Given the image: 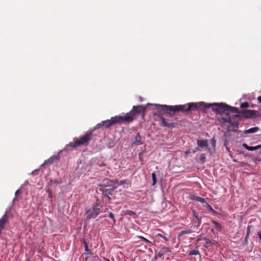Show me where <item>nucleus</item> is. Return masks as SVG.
Masks as SVG:
<instances>
[{"label": "nucleus", "mask_w": 261, "mask_h": 261, "mask_svg": "<svg viewBox=\"0 0 261 261\" xmlns=\"http://www.w3.org/2000/svg\"><path fill=\"white\" fill-rule=\"evenodd\" d=\"M203 102H191L185 105L170 106L166 105L154 104L156 109L163 111H166L170 115H173L176 112H188L201 108Z\"/></svg>", "instance_id": "obj_1"}, {"label": "nucleus", "mask_w": 261, "mask_h": 261, "mask_svg": "<svg viewBox=\"0 0 261 261\" xmlns=\"http://www.w3.org/2000/svg\"><path fill=\"white\" fill-rule=\"evenodd\" d=\"M202 107L205 108H211L216 114H225L228 115L230 113H238L239 112L238 108L230 106L223 102L207 103L203 102Z\"/></svg>", "instance_id": "obj_2"}, {"label": "nucleus", "mask_w": 261, "mask_h": 261, "mask_svg": "<svg viewBox=\"0 0 261 261\" xmlns=\"http://www.w3.org/2000/svg\"><path fill=\"white\" fill-rule=\"evenodd\" d=\"M91 133H87L84 136H82L79 139H73V142H70L65 147V150H68L69 147L76 148L81 145H87L90 140Z\"/></svg>", "instance_id": "obj_3"}, {"label": "nucleus", "mask_w": 261, "mask_h": 261, "mask_svg": "<svg viewBox=\"0 0 261 261\" xmlns=\"http://www.w3.org/2000/svg\"><path fill=\"white\" fill-rule=\"evenodd\" d=\"M218 121L221 126L224 127L227 132H235L236 128L238 127V122L232 121L229 117H220Z\"/></svg>", "instance_id": "obj_4"}, {"label": "nucleus", "mask_w": 261, "mask_h": 261, "mask_svg": "<svg viewBox=\"0 0 261 261\" xmlns=\"http://www.w3.org/2000/svg\"><path fill=\"white\" fill-rule=\"evenodd\" d=\"M120 119L121 118L118 117V116L113 117L111 119L105 120L102 121L101 123H98L96 125L95 129L100 128L102 126L109 127L115 123H120Z\"/></svg>", "instance_id": "obj_5"}, {"label": "nucleus", "mask_w": 261, "mask_h": 261, "mask_svg": "<svg viewBox=\"0 0 261 261\" xmlns=\"http://www.w3.org/2000/svg\"><path fill=\"white\" fill-rule=\"evenodd\" d=\"M100 208L98 205L92 206L87 210L86 212V219H90L96 218L99 214Z\"/></svg>", "instance_id": "obj_6"}, {"label": "nucleus", "mask_w": 261, "mask_h": 261, "mask_svg": "<svg viewBox=\"0 0 261 261\" xmlns=\"http://www.w3.org/2000/svg\"><path fill=\"white\" fill-rule=\"evenodd\" d=\"M240 115L243 117L250 118H251L255 114V111L253 110H246L242 111H239Z\"/></svg>", "instance_id": "obj_7"}, {"label": "nucleus", "mask_w": 261, "mask_h": 261, "mask_svg": "<svg viewBox=\"0 0 261 261\" xmlns=\"http://www.w3.org/2000/svg\"><path fill=\"white\" fill-rule=\"evenodd\" d=\"M134 115L132 111L130 113H127L124 116H118V117H120L121 119L120 120V122L121 121H124L127 122H132L134 119Z\"/></svg>", "instance_id": "obj_8"}, {"label": "nucleus", "mask_w": 261, "mask_h": 261, "mask_svg": "<svg viewBox=\"0 0 261 261\" xmlns=\"http://www.w3.org/2000/svg\"><path fill=\"white\" fill-rule=\"evenodd\" d=\"M197 144L198 146L201 148H207L208 146L207 140H198L197 141Z\"/></svg>", "instance_id": "obj_9"}, {"label": "nucleus", "mask_w": 261, "mask_h": 261, "mask_svg": "<svg viewBox=\"0 0 261 261\" xmlns=\"http://www.w3.org/2000/svg\"><path fill=\"white\" fill-rule=\"evenodd\" d=\"M242 146L249 151H254L261 148V145L253 147L249 146L247 144L244 143L243 144Z\"/></svg>", "instance_id": "obj_10"}, {"label": "nucleus", "mask_w": 261, "mask_h": 261, "mask_svg": "<svg viewBox=\"0 0 261 261\" xmlns=\"http://www.w3.org/2000/svg\"><path fill=\"white\" fill-rule=\"evenodd\" d=\"M161 125L162 126H168L170 127L173 125V123L167 121V120L163 117L160 118Z\"/></svg>", "instance_id": "obj_11"}, {"label": "nucleus", "mask_w": 261, "mask_h": 261, "mask_svg": "<svg viewBox=\"0 0 261 261\" xmlns=\"http://www.w3.org/2000/svg\"><path fill=\"white\" fill-rule=\"evenodd\" d=\"M143 111V108L141 106L134 107L133 110H132V113H133L134 115H136L137 114H140Z\"/></svg>", "instance_id": "obj_12"}, {"label": "nucleus", "mask_w": 261, "mask_h": 261, "mask_svg": "<svg viewBox=\"0 0 261 261\" xmlns=\"http://www.w3.org/2000/svg\"><path fill=\"white\" fill-rule=\"evenodd\" d=\"M58 159V156L54 155L51 156L49 159L44 161L43 165L47 164H52L53 162Z\"/></svg>", "instance_id": "obj_13"}, {"label": "nucleus", "mask_w": 261, "mask_h": 261, "mask_svg": "<svg viewBox=\"0 0 261 261\" xmlns=\"http://www.w3.org/2000/svg\"><path fill=\"white\" fill-rule=\"evenodd\" d=\"M191 199L193 200L199 201L203 204H204V203L206 202L205 199L199 196H194L191 198Z\"/></svg>", "instance_id": "obj_14"}, {"label": "nucleus", "mask_w": 261, "mask_h": 261, "mask_svg": "<svg viewBox=\"0 0 261 261\" xmlns=\"http://www.w3.org/2000/svg\"><path fill=\"white\" fill-rule=\"evenodd\" d=\"M134 143L138 145H142V142L141 141V136L139 133H138L137 135L135 137V141Z\"/></svg>", "instance_id": "obj_15"}, {"label": "nucleus", "mask_w": 261, "mask_h": 261, "mask_svg": "<svg viewBox=\"0 0 261 261\" xmlns=\"http://www.w3.org/2000/svg\"><path fill=\"white\" fill-rule=\"evenodd\" d=\"M130 182L128 179H124L121 180L119 183V185H123L124 188H126L127 187V186L130 184Z\"/></svg>", "instance_id": "obj_16"}, {"label": "nucleus", "mask_w": 261, "mask_h": 261, "mask_svg": "<svg viewBox=\"0 0 261 261\" xmlns=\"http://www.w3.org/2000/svg\"><path fill=\"white\" fill-rule=\"evenodd\" d=\"M212 223L215 226L216 229L218 231H221L222 230L221 226L220 224H219L218 222H216V221L213 220Z\"/></svg>", "instance_id": "obj_17"}, {"label": "nucleus", "mask_w": 261, "mask_h": 261, "mask_svg": "<svg viewBox=\"0 0 261 261\" xmlns=\"http://www.w3.org/2000/svg\"><path fill=\"white\" fill-rule=\"evenodd\" d=\"M258 130L259 128L258 127H254L248 129L246 132L248 134H251L256 133L258 131Z\"/></svg>", "instance_id": "obj_18"}, {"label": "nucleus", "mask_w": 261, "mask_h": 261, "mask_svg": "<svg viewBox=\"0 0 261 261\" xmlns=\"http://www.w3.org/2000/svg\"><path fill=\"white\" fill-rule=\"evenodd\" d=\"M200 254L199 251L196 249H193L189 252L190 255H196Z\"/></svg>", "instance_id": "obj_19"}, {"label": "nucleus", "mask_w": 261, "mask_h": 261, "mask_svg": "<svg viewBox=\"0 0 261 261\" xmlns=\"http://www.w3.org/2000/svg\"><path fill=\"white\" fill-rule=\"evenodd\" d=\"M193 214L194 217L197 220L199 223H201L200 219L198 217V213L195 211L193 210Z\"/></svg>", "instance_id": "obj_20"}, {"label": "nucleus", "mask_w": 261, "mask_h": 261, "mask_svg": "<svg viewBox=\"0 0 261 261\" xmlns=\"http://www.w3.org/2000/svg\"><path fill=\"white\" fill-rule=\"evenodd\" d=\"M151 177H152V186H154L156 183V175L154 173H152L151 174Z\"/></svg>", "instance_id": "obj_21"}, {"label": "nucleus", "mask_w": 261, "mask_h": 261, "mask_svg": "<svg viewBox=\"0 0 261 261\" xmlns=\"http://www.w3.org/2000/svg\"><path fill=\"white\" fill-rule=\"evenodd\" d=\"M203 206L206 207L210 211H211V212H212L213 213L215 212V211L213 208V207L210 205H209L208 204V203H207L206 202L204 203V204H203Z\"/></svg>", "instance_id": "obj_22"}, {"label": "nucleus", "mask_w": 261, "mask_h": 261, "mask_svg": "<svg viewBox=\"0 0 261 261\" xmlns=\"http://www.w3.org/2000/svg\"><path fill=\"white\" fill-rule=\"evenodd\" d=\"M249 105L248 102H245L241 103L240 107L242 109H245L248 108Z\"/></svg>", "instance_id": "obj_23"}, {"label": "nucleus", "mask_w": 261, "mask_h": 261, "mask_svg": "<svg viewBox=\"0 0 261 261\" xmlns=\"http://www.w3.org/2000/svg\"><path fill=\"white\" fill-rule=\"evenodd\" d=\"M109 216L110 218H111L112 219L113 222V224H115L116 220L115 218L114 215L112 213L110 212V213H109Z\"/></svg>", "instance_id": "obj_24"}, {"label": "nucleus", "mask_w": 261, "mask_h": 261, "mask_svg": "<svg viewBox=\"0 0 261 261\" xmlns=\"http://www.w3.org/2000/svg\"><path fill=\"white\" fill-rule=\"evenodd\" d=\"M206 160V158L204 155V154H202L201 155H200V161L202 162V163H204L205 162Z\"/></svg>", "instance_id": "obj_25"}, {"label": "nucleus", "mask_w": 261, "mask_h": 261, "mask_svg": "<svg viewBox=\"0 0 261 261\" xmlns=\"http://www.w3.org/2000/svg\"><path fill=\"white\" fill-rule=\"evenodd\" d=\"M211 144L212 145V146L215 148V146H216V140L214 139V138H213L211 140Z\"/></svg>", "instance_id": "obj_26"}, {"label": "nucleus", "mask_w": 261, "mask_h": 261, "mask_svg": "<svg viewBox=\"0 0 261 261\" xmlns=\"http://www.w3.org/2000/svg\"><path fill=\"white\" fill-rule=\"evenodd\" d=\"M139 238H140L143 241H144L145 243H151L148 240H147V239L145 238L144 237H143L142 236H139Z\"/></svg>", "instance_id": "obj_27"}, {"label": "nucleus", "mask_w": 261, "mask_h": 261, "mask_svg": "<svg viewBox=\"0 0 261 261\" xmlns=\"http://www.w3.org/2000/svg\"><path fill=\"white\" fill-rule=\"evenodd\" d=\"M20 193V190H17L16 192H15V196L17 197L18 194H19ZM17 200V197H15L13 199V201H14L15 200Z\"/></svg>", "instance_id": "obj_28"}, {"label": "nucleus", "mask_w": 261, "mask_h": 261, "mask_svg": "<svg viewBox=\"0 0 261 261\" xmlns=\"http://www.w3.org/2000/svg\"><path fill=\"white\" fill-rule=\"evenodd\" d=\"M158 236L163 238L164 239H165V240L167 241L168 239L166 238V237H165L164 236H163V234H161V233H158Z\"/></svg>", "instance_id": "obj_29"}, {"label": "nucleus", "mask_w": 261, "mask_h": 261, "mask_svg": "<svg viewBox=\"0 0 261 261\" xmlns=\"http://www.w3.org/2000/svg\"><path fill=\"white\" fill-rule=\"evenodd\" d=\"M257 100L261 103V96H259L257 98Z\"/></svg>", "instance_id": "obj_30"}, {"label": "nucleus", "mask_w": 261, "mask_h": 261, "mask_svg": "<svg viewBox=\"0 0 261 261\" xmlns=\"http://www.w3.org/2000/svg\"><path fill=\"white\" fill-rule=\"evenodd\" d=\"M37 171H38V170H35L32 171V175H34L35 174V172H37Z\"/></svg>", "instance_id": "obj_31"}, {"label": "nucleus", "mask_w": 261, "mask_h": 261, "mask_svg": "<svg viewBox=\"0 0 261 261\" xmlns=\"http://www.w3.org/2000/svg\"><path fill=\"white\" fill-rule=\"evenodd\" d=\"M48 194H49V196L50 197V195H51V192L50 191V190L49 189H48L47 191Z\"/></svg>", "instance_id": "obj_32"}, {"label": "nucleus", "mask_w": 261, "mask_h": 261, "mask_svg": "<svg viewBox=\"0 0 261 261\" xmlns=\"http://www.w3.org/2000/svg\"><path fill=\"white\" fill-rule=\"evenodd\" d=\"M181 232L182 234H186L187 233L186 231H182Z\"/></svg>", "instance_id": "obj_33"}, {"label": "nucleus", "mask_w": 261, "mask_h": 261, "mask_svg": "<svg viewBox=\"0 0 261 261\" xmlns=\"http://www.w3.org/2000/svg\"><path fill=\"white\" fill-rule=\"evenodd\" d=\"M258 237H259V239L261 240V233H260V232L258 233Z\"/></svg>", "instance_id": "obj_34"}, {"label": "nucleus", "mask_w": 261, "mask_h": 261, "mask_svg": "<svg viewBox=\"0 0 261 261\" xmlns=\"http://www.w3.org/2000/svg\"><path fill=\"white\" fill-rule=\"evenodd\" d=\"M86 248L85 251L88 252V251H89V250L88 249L87 246V245H86Z\"/></svg>", "instance_id": "obj_35"}, {"label": "nucleus", "mask_w": 261, "mask_h": 261, "mask_svg": "<svg viewBox=\"0 0 261 261\" xmlns=\"http://www.w3.org/2000/svg\"><path fill=\"white\" fill-rule=\"evenodd\" d=\"M198 148H196V150L194 151L193 152L195 153L197 150H198Z\"/></svg>", "instance_id": "obj_36"}, {"label": "nucleus", "mask_w": 261, "mask_h": 261, "mask_svg": "<svg viewBox=\"0 0 261 261\" xmlns=\"http://www.w3.org/2000/svg\"><path fill=\"white\" fill-rule=\"evenodd\" d=\"M132 213H133V212L132 211H129V213H128V214H130V215H131V214H132Z\"/></svg>", "instance_id": "obj_37"}, {"label": "nucleus", "mask_w": 261, "mask_h": 261, "mask_svg": "<svg viewBox=\"0 0 261 261\" xmlns=\"http://www.w3.org/2000/svg\"><path fill=\"white\" fill-rule=\"evenodd\" d=\"M107 189H105L103 192H107Z\"/></svg>", "instance_id": "obj_38"}, {"label": "nucleus", "mask_w": 261, "mask_h": 261, "mask_svg": "<svg viewBox=\"0 0 261 261\" xmlns=\"http://www.w3.org/2000/svg\"><path fill=\"white\" fill-rule=\"evenodd\" d=\"M189 153H190V152H189ZM186 153H187V154H188L189 152H188V151H187V152H186Z\"/></svg>", "instance_id": "obj_39"}]
</instances>
